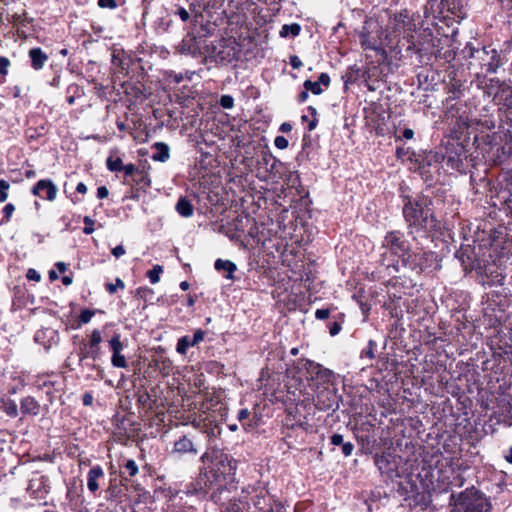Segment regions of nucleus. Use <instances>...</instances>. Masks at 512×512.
<instances>
[{
	"label": "nucleus",
	"mask_w": 512,
	"mask_h": 512,
	"mask_svg": "<svg viewBox=\"0 0 512 512\" xmlns=\"http://www.w3.org/2000/svg\"><path fill=\"white\" fill-rule=\"evenodd\" d=\"M192 451V440L188 438L186 435L180 437L174 443L173 453H178L179 455H183L185 453Z\"/></svg>",
	"instance_id": "cd10ccee"
},
{
	"label": "nucleus",
	"mask_w": 512,
	"mask_h": 512,
	"mask_svg": "<svg viewBox=\"0 0 512 512\" xmlns=\"http://www.w3.org/2000/svg\"><path fill=\"white\" fill-rule=\"evenodd\" d=\"M432 257V253L427 252H410L408 250L407 254L402 258L400 265L404 267H408L412 270H420L422 271L427 267L428 259Z\"/></svg>",
	"instance_id": "f3484780"
},
{
	"label": "nucleus",
	"mask_w": 512,
	"mask_h": 512,
	"mask_svg": "<svg viewBox=\"0 0 512 512\" xmlns=\"http://www.w3.org/2000/svg\"><path fill=\"white\" fill-rule=\"evenodd\" d=\"M176 97L179 104L185 108H188L192 103V88L184 85L182 90H178Z\"/></svg>",
	"instance_id": "7c9ffc66"
},
{
	"label": "nucleus",
	"mask_w": 512,
	"mask_h": 512,
	"mask_svg": "<svg viewBox=\"0 0 512 512\" xmlns=\"http://www.w3.org/2000/svg\"><path fill=\"white\" fill-rule=\"evenodd\" d=\"M35 384L39 390H48L55 386V382L50 380L47 376H39Z\"/></svg>",
	"instance_id": "c03bdc74"
},
{
	"label": "nucleus",
	"mask_w": 512,
	"mask_h": 512,
	"mask_svg": "<svg viewBox=\"0 0 512 512\" xmlns=\"http://www.w3.org/2000/svg\"><path fill=\"white\" fill-rule=\"evenodd\" d=\"M94 397L91 392H85L82 396V403L84 406H91L93 404Z\"/></svg>",
	"instance_id": "680f3d73"
},
{
	"label": "nucleus",
	"mask_w": 512,
	"mask_h": 512,
	"mask_svg": "<svg viewBox=\"0 0 512 512\" xmlns=\"http://www.w3.org/2000/svg\"><path fill=\"white\" fill-rule=\"evenodd\" d=\"M58 391L55 389V386L51 389L45 390V394L47 396V400L49 404H53L55 398L57 397L56 393Z\"/></svg>",
	"instance_id": "e2e57ef3"
},
{
	"label": "nucleus",
	"mask_w": 512,
	"mask_h": 512,
	"mask_svg": "<svg viewBox=\"0 0 512 512\" xmlns=\"http://www.w3.org/2000/svg\"><path fill=\"white\" fill-rule=\"evenodd\" d=\"M98 6L102 9H116L118 7L117 0H98Z\"/></svg>",
	"instance_id": "603ef678"
},
{
	"label": "nucleus",
	"mask_w": 512,
	"mask_h": 512,
	"mask_svg": "<svg viewBox=\"0 0 512 512\" xmlns=\"http://www.w3.org/2000/svg\"><path fill=\"white\" fill-rule=\"evenodd\" d=\"M178 392L179 394H182L183 393V402H187V406L190 407L192 403H189L190 399H191V395H190V392H191V383L190 381L188 380V383H187V388L185 387V383H179V386H178Z\"/></svg>",
	"instance_id": "a18cd8bd"
},
{
	"label": "nucleus",
	"mask_w": 512,
	"mask_h": 512,
	"mask_svg": "<svg viewBox=\"0 0 512 512\" xmlns=\"http://www.w3.org/2000/svg\"><path fill=\"white\" fill-rule=\"evenodd\" d=\"M460 500L464 506V512H490L489 500L476 490L461 493Z\"/></svg>",
	"instance_id": "6e6552de"
},
{
	"label": "nucleus",
	"mask_w": 512,
	"mask_h": 512,
	"mask_svg": "<svg viewBox=\"0 0 512 512\" xmlns=\"http://www.w3.org/2000/svg\"><path fill=\"white\" fill-rule=\"evenodd\" d=\"M290 64L294 69H299L302 66V61L298 56L293 55L290 57Z\"/></svg>",
	"instance_id": "338daca9"
},
{
	"label": "nucleus",
	"mask_w": 512,
	"mask_h": 512,
	"mask_svg": "<svg viewBox=\"0 0 512 512\" xmlns=\"http://www.w3.org/2000/svg\"><path fill=\"white\" fill-rule=\"evenodd\" d=\"M11 62L5 56H0V75L5 77L8 74V68L10 67Z\"/></svg>",
	"instance_id": "3c124183"
},
{
	"label": "nucleus",
	"mask_w": 512,
	"mask_h": 512,
	"mask_svg": "<svg viewBox=\"0 0 512 512\" xmlns=\"http://www.w3.org/2000/svg\"><path fill=\"white\" fill-rule=\"evenodd\" d=\"M304 87L307 91H311L315 95H319L322 93V88H321L320 82H317V81L313 82L310 80H306L304 82Z\"/></svg>",
	"instance_id": "de8ad7c7"
},
{
	"label": "nucleus",
	"mask_w": 512,
	"mask_h": 512,
	"mask_svg": "<svg viewBox=\"0 0 512 512\" xmlns=\"http://www.w3.org/2000/svg\"><path fill=\"white\" fill-rule=\"evenodd\" d=\"M471 57L478 61L482 68H485L489 73H495L500 66V59L497 51L489 47H483L471 54Z\"/></svg>",
	"instance_id": "f8f14e48"
},
{
	"label": "nucleus",
	"mask_w": 512,
	"mask_h": 512,
	"mask_svg": "<svg viewBox=\"0 0 512 512\" xmlns=\"http://www.w3.org/2000/svg\"><path fill=\"white\" fill-rule=\"evenodd\" d=\"M192 343L188 336H183L178 340L176 350L180 354H185Z\"/></svg>",
	"instance_id": "09e8293b"
},
{
	"label": "nucleus",
	"mask_w": 512,
	"mask_h": 512,
	"mask_svg": "<svg viewBox=\"0 0 512 512\" xmlns=\"http://www.w3.org/2000/svg\"><path fill=\"white\" fill-rule=\"evenodd\" d=\"M16 210V207L13 203H7L2 208V218L0 219V226L7 225Z\"/></svg>",
	"instance_id": "f704fd0d"
},
{
	"label": "nucleus",
	"mask_w": 512,
	"mask_h": 512,
	"mask_svg": "<svg viewBox=\"0 0 512 512\" xmlns=\"http://www.w3.org/2000/svg\"><path fill=\"white\" fill-rule=\"evenodd\" d=\"M213 53L214 54L211 56L214 58V60L216 62H223V61L227 60L229 57V53L226 54L224 51H218L217 53L216 52H213Z\"/></svg>",
	"instance_id": "13d9d810"
},
{
	"label": "nucleus",
	"mask_w": 512,
	"mask_h": 512,
	"mask_svg": "<svg viewBox=\"0 0 512 512\" xmlns=\"http://www.w3.org/2000/svg\"><path fill=\"white\" fill-rule=\"evenodd\" d=\"M333 398L334 396L331 391H320L314 398V405L318 410L327 411L333 406Z\"/></svg>",
	"instance_id": "b1692460"
},
{
	"label": "nucleus",
	"mask_w": 512,
	"mask_h": 512,
	"mask_svg": "<svg viewBox=\"0 0 512 512\" xmlns=\"http://www.w3.org/2000/svg\"><path fill=\"white\" fill-rule=\"evenodd\" d=\"M47 128L45 125H40L37 127H28L25 130V136L29 142L36 141L39 138H42L46 135Z\"/></svg>",
	"instance_id": "c756f323"
},
{
	"label": "nucleus",
	"mask_w": 512,
	"mask_h": 512,
	"mask_svg": "<svg viewBox=\"0 0 512 512\" xmlns=\"http://www.w3.org/2000/svg\"><path fill=\"white\" fill-rule=\"evenodd\" d=\"M317 82H320V85H324V86L328 87L330 84V77L327 73H321L319 75Z\"/></svg>",
	"instance_id": "774afa93"
},
{
	"label": "nucleus",
	"mask_w": 512,
	"mask_h": 512,
	"mask_svg": "<svg viewBox=\"0 0 512 512\" xmlns=\"http://www.w3.org/2000/svg\"><path fill=\"white\" fill-rule=\"evenodd\" d=\"M205 467L200 473V478L207 485L219 484L226 480V476L232 474V466L227 459L222 456L209 461L208 456L203 458Z\"/></svg>",
	"instance_id": "39448f33"
},
{
	"label": "nucleus",
	"mask_w": 512,
	"mask_h": 512,
	"mask_svg": "<svg viewBox=\"0 0 512 512\" xmlns=\"http://www.w3.org/2000/svg\"><path fill=\"white\" fill-rule=\"evenodd\" d=\"M330 311L328 309H317L315 312V317L318 320H325L329 317Z\"/></svg>",
	"instance_id": "052dcab7"
},
{
	"label": "nucleus",
	"mask_w": 512,
	"mask_h": 512,
	"mask_svg": "<svg viewBox=\"0 0 512 512\" xmlns=\"http://www.w3.org/2000/svg\"><path fill=\"white\" fill-rule=\"evenodd\" d=\"M131 184V195L126 196L129 199H138L139 190L146 191L151 185V179L149 177V167L141 166L135 172L133 177L130 179Z\"/></svg>",
	"instance_id": "ddd939ff"
},
{
	"label": "nucleus",
	"mask_w": 512,
	"mask_h": 512,
	"mask_svg": "<svg viewBox=\"0 0 512 512\" xmlns=\"http://www.w3.org/2000/svg\"><path fill=\"white\" fill-rule=\"evenodd\" d=\"M9 189L10 183L5 179H0V203H3L8 199Z\"/></svg>",
	"instance_id": "49530a36"
},
{
	"label": "nucleus",
	"mask_w": 512,
	"mask_h": 512,
	"mask_svg": "<svg viewBox=\"0 0 512 512\" xmlns=\"http://www.w3.org/2000/svg\"><path fill=\"white\" fill-rule=\"evenodd\" d=\"M360 44L366 50H374L378 53H384L385 47L391 48V43L385 30L372 20L366 21L362 32L359 35Z\"/></svg>",
	"instance_id": "20e7f679"
},
{
	"label": "nucleus",
	"mask_w": 512,
	"mask_h": 512,
	"mask_svg": "<svg viewBox=\"0 0 512 512\" xmlns=\"http://www.w3.org/2000/svg\"><path fill=\"white\" fill-rule=\"evenodd\" d=\"M95 314L96 310L82 309L77 319L72 323V329H79L83 325L88 324Z\"/></svg>",
	"instance_id": "a878e982"
},
{
	"label": "nucleus",
	"mask_w": 512,
	"mask_h": 512,
	"mask_svg": "<svg viewBox=\"0 0 512 512\" xmlns=\"http://www.w3.org/2000/svg\"><path fill=\"white\" fill-rule=\"evenodd\" d=\"M33 475L28 482L27 492L35 500H44L51 490L50 479L47 475H39L38 471H34Z\"/></svg>",
	"instance_id": "9b49d317"
},
{
	"label": "nucleus",
	"mask_w": 512,
	"mask_h": 512,
	"mask_svg": "<svg viewBox=\"0 0 512 512\" xmlns=\"http://www.w3.org/2000/svg\"><path fill=\"white\" fill-rule=\"evenodd\" d=\"M85 95L84 87L72 83L66 89V101L69 105H73L77 99L82 98Z\"/></svg>",
	"instance_id": "393cba45"
},
{
	"label": "nucleus",
	"mask_w": 512,
	"mask_h": 512,
	"mask_svg": "<svg viewBox=\"0 0 512 512\" xmlns=\"http://www.w3.org/2000/svg\"><path fill=\"white\" fill-rule=\"evenodd\" d=\"M102 333V341L107 340L109 348L112 352L111 364L116 368H126L128 366L125 356L121 353L124 344L121 341V332L114 322H107L100 330Z\"/></svg>",
	"instance_id": "423d86ee"
},
{
	"label": "nucleus",
	"mask_w": 512,
	"mask_h": 512,
	"mask_svg": "<svg viewBox=\"0 0 512 512\" xmlns=\"http://www.w3.org/2000/svg\"><path fill=\"white\" fill-rule=\"evenodd\" d=\"M120 467L123 469L121 473L130 477H133L138 473V466L133 459L125 460V462Z\"/></svg>",
	"instance_id": "e433bc0d"
},
{
	"label": "nucleus",
	"mask_w": 512,
	"mask_h": 512,
	"mask_svg": "<svg viewBox=\"0 0 512 512\" xmlns=\"http://www.w3.org/2000/svg\"><path fill=\"white\" fill-rule=\"evenodd\" d=\"M220 105L225 109H231L234 106V99L230 95H223L220 98Z\"/></svg>",
	"instance_id": "864d4df0"
},
{
	"label": "nucleus",
	"mask_w": 512,
	"mask_h": 512,
	"mask_svg": "<svg viewBox=\"0 0 512 512\" xmlns=\"http://www.w3.org/2000/svg\"><path fill=\"white\" fill-rule=\"evenodd\" d=\"M32 195L53 202L58 193V188L51 179H41L31 188Z\"/></svg>",
	"instance_id": "2eb2a0df"
},
{
	"label": "nucleus",
	"mask_w": 512,
	"mask_h": 512,
	"mask_svg": "<svg viewBox=\"0 0 512 512\" xmlns=\"http://www.w3.org/2000/svg\"><path fill=\"white\" fill-rule=\"evenodd\" d=\"M354 450V445L351 442H346L342 444V453L348 457L352 454Z\"/></svg>",
	"instance_id": "bf43d9fd"
},
{
	"label": "nucleus",
	"mask_w": 512,
	"mask_h": 512,
	"mask_svg": "<svg viewBox=\"0 0 512 512\" xmlns=\"http://www.w3.org/2000/svg\"><path fill=\"white\" fill-rule=\"evenodd\" d=\"M105 289L109 294L113 295L117 292L118 289H125V283L121 278L116 277L115 283L107 282L105 284Z\"/></svg>",
	"instance_id": "79ce46f5"
},
{
	"label": "nucleus",
	"mask_w": 512,
	"mask_h": 512,
	"mask_svg": "<svg viewBox=\"0 0 512 512\" xmlns=\"http://www.w3.org/2000/svg\"><path fill=\"white\" fill-rule=\"evenodd\" d=\"M176 211L184 217L192 215V203L186 198L181 197L176 204Z\"/></svg>",
	"instance_id": "2f4dec72"
},
{
	"label": "nucleus",
	"mask_w": 512,
	"mask_h": 512,
	"mask_svg": "<svg viewBox=\"0 0 512 512\" xmlns=\"http://www.w3.org/2000/svg\"><path fill=\"white\" fill-rule=\"evenodd\" d=\"M111 253L114 257L120 258L126 253V250L123 245H118L112 249Z\"/></svg>",
	"instance_id": "0e129e2a"
},
{
	"label": "nucleus",
	"mask_w": 512,
	"mask_h": 512,
	"mask_svg": "<svg viewBox=\"0 0 512 512\" xmlns=\"http://www.w3.org/2000/svg\"><path fill=\"white\" fill-rule=\"evenodd\" d=\"M0 409L11 418H15L18 416V406L13 399L1 398Z\"/></svg>",
	"instance_id": "bb28decb"
},
{
	"label": "nucleus",
	"mask_w": 512,
	"mask_h": 512,
	"mask_svg": "<svg viewBox=\"0 0 512 512\" xmlns=\"http://www.w3.org/2000/svg\"><path fill=\"white\" fill-rule=\"evenodd\" d=\"M180 54H189L192 51V35L190 32L187 33L186 37L177 46Z\"/></svg>",
	"instance_id": "ea45409f"
},
{
	"label": "nucleus",
	"mask_w": 512,
	"mask_h": 512,
	"mask_svg": "<svg viewBox=\"0 0 512 512\" xmlns=\"http://www.w3.org/2000/svg\"><path fill=\"white\" fill-rule=\"evenodd\" d=\"M447 165L456 171L462 172L464 171V163L459 155H450L447 158Z\"/></svg>",
	"instance_id": "58836bf2"
},
{
	"label": "nucleus",
	"mask_w": 512,
	"mask_h": 512,
	"mask_svg": "<svg viewBox=\"0 0 512 512\" xmlns=\"http://www.w3.org/2000/svg\"><path fill=\"white\" fill-rule=\"evenodd\" d=\"M34 341L48 352L53 346L59 344L60 335L58 330L52 327H42L35 332Z\"/></svg>",
	"instance_id": "4468645a"
},
{
	"label": "nucleus",
	"mask_w": 512,
	"mask_h": 512,
	"mask_svg": "<svg viewBox=\"0 0 512 512\" xmlns=\"http://www.w3.org/2000/svg\"><path fill=\"white\" fill-rule=\"evenodd\" d=\"M157 393L158 387H151L149 390L138 389L136 392L138 407L145 413L157 411L159 407H163V400Z\"/></svg>",
	"instance_id": "9d476101"
},
{
	"label": "nucleus",
	"mask_w": 512,
	"mask_h": 512,
	"mask_svg": "<svg viewBox=\"0 0 512 512\" xmlns=\"http://www.w3.org/2000/svg\"><path fill=\"white\" fill-rule=\"evenodd\" d=\"M175 14L179 15L182 21L186 22L190 18L189 12L183 7H177Z\"/></svg>",
	"instance_id": "4d7b16f0"
},
{
	"label": "nucleus",
	"mask_w": 512,
	"mask_h": 512,
	"mask_svg": "<svg viewBox=\"0 0 512 512\" xmlns=\"http://www.w3.org/2000/svg\"><path fill=\"white\" fill-rule=\"evenodd\" d=\"M156 152L152 155L154 161L165 162L169 159V147L167 144L157 142L154 145Z\"/></svg>",
	"instance_id": "c85d7f7f"
},
{
	"label": "nucleus",
	"mask_w": 512,
	"mask_h": 512,
	"mask_svg": "<svg viewBox=\"0 0 512 512\" xmlns=\"http://www.w3.org/2000/svg\"><path fill=\"white\" fill-rule=\"evenodd\" d=\"M300 25L293 23V24H285L282 26L279 35L281 37H296L300 33Z\"/></svg>",
	"instance_id": "72a5a7b5"
},
{
	"label": "nucleus",
	"mask_w": 512,
	"mask_h": 512,
	"mask_svg": "<svg viewBox=\"0 0 512 512\" xmlns=\"http://www.w3.org/2000/svg\"><path fill=\"white\" fill-rule=\"evenodd\" d=\"M6 19L14 27H17V35L19 38H27L26 32L20 29V27H27L28 25L32 24L34 22V18L29 17L26 10H23L21 14L14 13L12 15H7Z\"/></svg>",
	"instance_id": "a211bd4d"
},
{
	"label": "nucleus",
	"mask_w": 512,
	"mask_h": 512,
	"mask_svg": "<svg viewBox=\"0 0 512 512\" xmlns=\"http://www.w3.org/2000/svg\"><path fill=\"white\" fill-rule=\"evenodd\" d=\"M304 368L311 380H318L321 384L329 383L332 379L331 370L311 360L305 361Z\"/></svg>",
	"instance_id": "dca6fc26"
},
{
	"label": "nucleus",
	"mask_w": 512,
	"mask_h": 512,
	"mask_svg": "<svg viewBox=\"0 0 512 512\" xmlns=\"http://www.w3.org/2000/svg\"><path fill=\"white\" fill-rule=\"evenodd\" d=\"M486 93L493 95L494 103L500 106L501 109L512 111V85L510 83L490 79Z\"/></svg>",
	"instance_id": "0eeeda50"
},
{
	"label": "nucleus",
	"mask_w": 512,
	"mask_h": 512,
	"mask_svg": "<svg viewBox=\"0 0 512 512\" xmlns=\"http://www.w3.org/2000/svg\"><path fill=\"white\" fill-rule=\"evenodd\" d=\"M127 485L117 483L116 480L110 481L109 487L106 490V499L108 501L122 502L127 497Z\"/></svg>",
	"instance_id": "6ab92c4d"
},
{
	"label": "nucleus",
	"mask_w": 512,
	"mask_h": 512,
	"mask_svg": "<svg viewBox=\"0 0 512 512\" xmlns=\"http://www.w3.org/2000/svg\"><path fill=\"white\" fill-rule=\"evenodd\" d=\"M430 200L424 196L409 198L403 207V215L410 226L426 231H437L440 223L429 207Z\"/></svg>",
	"instance_id": "f257e3e1"
},
{
	"label": "nucleus",
	"mask_w": 512,
	"mask_h": 512,
	"mask_svg": "<svg viewBox=\"0 0 512 512\" xmlns=\"http://www.w3.org/2000/svg\"><path fill=\"white\" fill-rule=\"evenodd\" d=\"M26 278L31 281L39 282L41 280V275L35 269L29 268L26 273Z\"/></svg>",
	"instance_id": "5fc2aeb1"
},
{
	"label": "nucleus",
	"mask_w": 512,
	"mask_h": 512,
	"mask_svg": "<svg viewBox=\"0 0 512 512\" xmlns=\"http://www.w3.org/2000/svg\"><path fill=\"white\" fill-rule=\"evenodd\" d=\"M136 296L138 298L142 299L144 302H152V300L154 298V291H153V289H151L147 286H142V287L137 288Z\"/></svg>",
	"instance_id": "4c0bfd02"
},
{
	"label": "nucleus",
	"mask_w": 512,
	"mask_h": 512,
	"mask_svg": "<svg viewBox=\"0 0 512 512\" xmlns=\"http://www.w3.org/2000/svg\"><path fill=\"white\" fill-rule=\"evenodd\" d=\"M20 411L24 416H37L41 413V405L33 396H26L20 401Z\"/></svg>",
	"instance_id": "412c9836"
},
{
	"label": "nucleus",
	"mask_w": 512,
	"mask_h": 512,
	"mask_svg": "<svg viewBox=\"0 0 512 512\" xmlns=\"http://www.w3.org/2000/svg\"><path fill=\"white\" fill-rule=\"evenodd\" d=\"M123 166V161L120 157H114L110 155L106 159V167L111 172H121Z\"/></svg>",
	"instance_id": "c9c22d12"
},
{
	"label": "nucleus",
	"mask_w": 512,
	"mask_h": 512,
	"mask_svg": "<svg viewBox=\"0 0 512 512\" xmlns=\"http://www.w3.org/2000/svg\"><path fill=\"white\" fill-rule=\"evenodd\" d=\"M383 247L398 257L396 263H393L394 268L398 270L402 258L409 250L404 236L400 232H389L384 238Z\"/></svg>",
	"instance_id": "1a4fd4ad"
},
{
	"label": "nucleus",
	"mask_w": 512,
	"mask_h": 512,
	"mask_svg": "<svg viewBox=\"0 0 512 512\" xmlns=\"http://www.w3.org/2000/svg\"><path fill=\"white\" fill-rule=\"evenodd\" d=\"M28 57L31 67L36 71L41 70L48 61V55L40 47L31 48L28 51Z\"/></svg>",
	"instance_id": "aec40b11"
},
{
	"label": "nucleus",
	"mask_w": 512,
	"mask_h": 512,
	"mask_svg": "<svg viewBox=\"0 0 512 512\" xmlns=\"http://www.w3.org/2000/svg\"><path fill=\"white\" fill-rule=\"evenodd\" d=\"M417 29V23L413 16H410L407 10L401 11L390 18L385 32L391 43V49L396 48L402 39L409 43V49L416 47L414 42V32Z\"/></svg>",
	"instance_id": "f03ea898"
},
{
	"label": "nucleus",
	"mask_w": 512,
	"mask_h": 512,
	"mask_svg": "<svg viewBox=\"0 0 512 512\" xmlns=\"http://www.w3.org/2000/svg\"><path fill=\"white\" fill-rule=\"evenodd\" d=\"M104 477V471L100 465L93 466L87 474V487L91 493L99 489L98 480Z\"/></svg>",
	"instance_id": "5701e85b"
},
{
	"label": "nucleus",
	"mask_w": 512,
	"mask_h": 512,
	"mask_svg": "<svg viewBox=\"0 0 512 512\" xmlns=\"http://www.w3.org/2000/svg\"><path fill=\"white\" fill-rule=\"evenodd\" d=\"M215 270L228 279L234 280V273L237 270V266L230 260L217 259L214 264Z\"/></svg>",
	"instance_id": "4be33fe9"
},
{
	"label": "nucleus",
	"mask_w": 512,
	"mask_h": 512,
	"mask_svg": "<svg viewBox=\"0 0 512 512\" xmlns=\"http://www.w3.org/2000/svg\"><path fill=\"white\" fill-rule=\"evenodd\" d=\"M274 145L278 149H286L288 147V140L284 136H277L274 140Z\"/></svg>",
	"instance_id": "6e6d98bb"
},
{
	"label": "nucleus",
	"mask_w": 512,
	"mask_h": 512,
	"mask_svg": "<svg viewBox=\"0 0 512 512\" xmlns=\"http://www.w3.org/2000/svg\"><path fill=\"white\" fill-rule=\"evenodd\" d=\"M156 368L163 376H167L172 371V362L169 359L159 357L153 360Z\"/></svg>",
	"instance_id": "473e14b6"
},
{
	"label": "nucleus",
	"mask_w": 512,
	"mask_h": 512,
	"mask_svg": "<svg viewBox=\"0 0 512 512\" xmlns=\"http://www.w3.org/2000/svg\"><path fill=\"white\" fill-rule=\"evenodd\" d=\"M139 167L135 166L133 163H129L122 166V171L124 172L123 184H131L130 179L133 177L135 172Z\"/></svg>",
	"instance_id": "a19ab883"
},
{
	"label": "nucleus",
	"mask_w": 512,
	"mask_h": 512,
	"mask_svg": "<svg viewBox=\"0 0 512 512\" xmlns=\"http://www.w3.org/2000/svg\"><path fill=\"white\" fill-rule=\"evenodd\" d=\"M84 228H83V233L86 234V235H90L94 232V224H95V221L93 219H91L89 216H85L84 219Z\"/></svg>",
	"instance_id": "8fccbe9b"
},
{
	"label": "nucleus",
	"mask_w": 512,
	"mask_h": 512,
	"mask_svg": "<svg viewBox=\"0 0 512 512\" xmlns=\"http://www.w3.org/2000/svg\"><path fill=\"white\" fill-rule=\"evenodd\" d=\"M102 333L100 329H93L86 338H83L79 343V364L86 365L91 369H98L97 361L102 357Z\"/></svg>",
	"instance_id": "7ed1b4c3"
},
{
	"label": "nucleus",
	"mask_w": 512,
	"mask_h": 512,
	"mask_svg": "<svg viewBox=\"0 0 512 512\" xmlns=\"http://www.w3.org/2000/svg\"><path fill=\"white\" fill-rule=\"evenodd\" d=\"M108 195H109V191L106 186H99L97 188V197L99 199H104V198L108 197Z\"/></svg>",
	"instance_id": "69168bd1"
},
{
	"label": "nucleus",
	"mask_w": 512,
	"mask_h": 512,
	"mask_svg": "<svg viewBox=\"0 0 512 512\" xmlns=\"http://www.w3.org/2000/svg\"><path fill=\"white\" fill-rule=\"evenodd\" d=\"M163 273V267L160 265L153 266L152 269L148 270L146 275L152 284H156L160 280V275Z\"/></svg>",
	"instance_id": "37998d69"
}]
</instances>
